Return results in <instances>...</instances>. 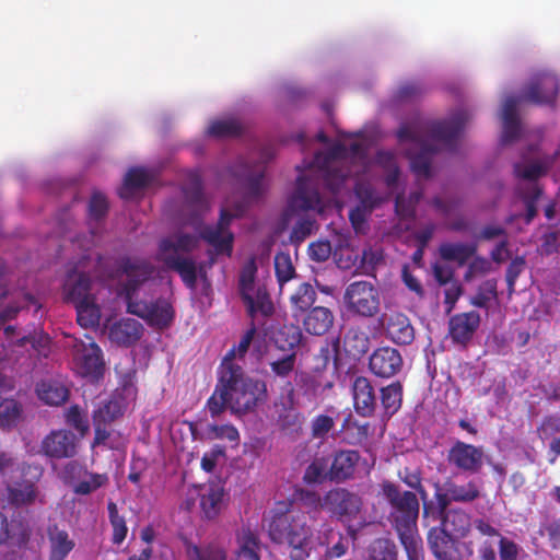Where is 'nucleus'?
<instances>
[{
    "mask_svg": "<svg viewBox=\"0 0 560 560\" xmlns=\"http://www.w3.org/2000/svg\"><path fill=\"white\" fill-rule=\"evenodd\" d=\"M183 194L187 207L192 212V221L200 220L201 215L208 211L209 205L203 195L202 180L199 174H189L188 180L183 187Z\"/></svg>",
    "mask_w": 560,
    "mask_h": 560,
    "instance_id": "24",
    "label": "nucleus"
},
{
    "mask_svg": "<svg viewBox=\"0 0 560 560\" xmlns=\"http://www.w3.org/2000/svg\"><path fill=\"white\" fill-rule=\"evenodd\" d=\"M121 416L120 406L117 401L109 400L93 411V423L110 424Z\"/></svg>",
    "mask_w": 560,
    "mask_h": 560,
    "instance_id": "56",
    "label": "nucleus"
},
{
    "mask_svg": "<svg viewBox=\"0 0 560 560\" xmlns=\"http://www.w3.org/2000/svg\"><path fill=\"white\" fill-rule=\"evenodd\" d=\"M483 450L463 441H455L447 451L446 460L450 466L462 472L475 475L483 467Z\"/></svg>",
    "mask_w": 560,
    "mask_h": 560,
    "instance_id": "9",
    "label": "nucleus"
},
{
    "mask_svg": "<svg viewBox=\"0 0 560 560\" xmlns=\"http://www.w3.org/2000/svg\"><path fill=\"white\" fill-rule=\"evenodd\" d=\"M257 265L254 257L242 267L238 277V294L245 305L247 316L256 319L258 316L270 317L275 306L265 285H256Z\"/></svg>",
    "mask_w": 560,
    "mask_h": 560,
    "instance_id": "6",
    "label": "nucleus"
},
{
    "mask_svg": "<svg viewBox=\"0 0 560 560\" xmlns=\"http://www.w3.org/2000/svg\"><path fill=\"white\" fill-rule=\"evenodd\" d=\"M77 311V320L84 328H93L100 325L101 310L95 302V298H85L74 304Z\"/></svg>",
    "mask_w": 560,
    "mask_h": 560,
    "instance_id": "42",
    "label": "nucleus"
},
{
    "mask_svg": "<svg viewBox=\"0 0 560 560\" xmlns=\"http://www.w3.org/2000/svg\"><path fill=\"white\" fill-rule=\"evenodd\" d=\"M220 366L223 375L228 376L229 373H233L235 380L229 387L232 412L247 413L253 411L258 404L267 400L268 390L264 381L245 376L242 366L231 362L229 357L223 359Z\"/></svg>",
    "mask_w": 560,
    "mask_h": 560,
    "instance_id": "5",
    "label": "nucleus"
},
{
    "mask_svg": "<svg viewBox=\"0 0 560 560\" xmlns=\"http://www.w3.org/2000/svg\"><path fill=\"white\" fill-rule=\"evenodd\" d=\"M289 404L283 405L278 412L277 424L280 431L292 440H298L303 434L305 416L293 406V388L289 393Z\"/></svg>",
    "mask_w": 560,
    "mask_h": 560,
    "instance_id": "23",
    "label": "nucleus"
},
{
    "mask_svg": "<svg viewBox=\"0 0 560 560\" xmlns=\"http://www.w3.org/2000/svg\"><path fill=\"white\" fill-rule=\"evenodd\" d=\"M477 252V245L474 243H442L439 247L440 257L445 261L457 262L464 266Z\"/></svg>",
    "mask_w": 560,
    "mask_h": 560,
    "instance_id": "38",
    "label": "nucleus"
},
{
    "mask_svg": "<svg viewBox=\"0 0 560 560\" xmlns=\"http://www.w3.org/2000/svg\"><path fill=\"white\" fill-rule=\"evenodd\" d=\"M354 192L360 201V206L366 210H374L382 202V198L369 183H357Z\"/></svg>",
    "mask_w": 560,
    "mask_h": 560,
    "instance_id": "54",
    "label": "nucleus"
},
{
    "mask_svg": "<svg viewBox=\"0 0 560 560\" xmlns=\"http://www.w3.org/2000/svg\"><path fill=\"white\" fill-rule=\"evenodd\" d=\"M238 550L235 560H259L260 541L250 528H242L237 536Z\"/></svg>",
    "mask_w": 560,
    "mask_h": 560,
    "instance_id": "41",
    "label": "nucleus"
},
{
    "mask_svg": "<svg viewBox=\"0 0 560 560\" xmlns=\"http://www.w3.org/2000/svg\"><path fill=\"white\" fill-rule=\"evenodd\" d=\"M370 337L360 326H350L342 338V349L347 357L360 360L370 349Z\"/></svg>",
    "mask_w": 560,
    "mask_h": 560,
    "instance_id": "29",
    "label": "nucleus"
},
{
    "mask_svg": "<svg viewBox=\"0 0 560 560\" xmlns=\"http://www.w3.org/2000/svg\"><path fill=\"white\" fill-rule=\"evenodd\" d=\"M467 120V113L460 110L447 119L432 121L425 128L429 138L422 135L419 126L402 125L397 131V138L400 143L408 144L406 156L409 159L411 171L419 177L429 178L432 173V159L438 151L430 140L453 149Z\"/></svg>",
    "mask_w": 560,
    "mask_h": 560,
    "instance_id": "1",
    "label": "nucleus"
},
{
    "mask_svg": "<svg viewBox=\"0 0 560 560\" xmlns=\"http://www.w3.org/2000/svg\"><path fill=\"white\" fill-rule=\"evenodd\" d=\"M481 317L477 311L455 314L448 319V336L454 345L466 348L480 327Z\"/></svg>",
    "mask_w": 560,
    "mask_h": 560,
    "instance_id": "14",
    "label": "nucleus"
},
{
    "mask_svg": "<svg viewBox=\"0 0 560 560\" xmlns=\"http://www.w3.org/2000/svg\"><path fill=\"white\" fill-rule=\"evenodd\" d=\"M381 490L389 506L388 522L397 532L400 542L411 559L418 548L415 533L420 504L417 493L401 490L398 485L388 480L382 482Z\"/></svg>",
    "mask_w": 560,
    "mask_h": 560,
    "instance_id": "3",
    "label": "nucleus"
},
{
    "mask_svg": "<svg viewBox=\"0 0 560 560\" xmlns=\"http://www.w3.org/2000/svg\"><path fill=\"white\" fill-rule=\"evenodd\" d=\"M153 179L154 175L151 171L140 166L131 167L125 175L118 195L121 199H130L135 190L148 187Z\"/></svg>",
    "mask_w": 560,
    "mask_h": 560,
    "instance_id": "32",
    "label": "nucleus"
},
{
    "mask_svg": "<svg viewBox=\"0 0 560 560\" xmlns=\"http://www.w3.org/2000/svg\"><path fill=\"white\" fill-rule=\"evenodd\" d=\"M404 388L399 381L380 388V405L382 416L389 419L401 408Z\"/></svg>",
    "mask_w": 560,
    "mask_h": 560,
    "instance_id": "35",
    "label": "nucleus"
},
{
    "mask_svg": "<svg viewBox=\"0 0 560 560\" xmlns=\"http://www.w3.org/2000/svg\"><path fill=\"white\" fill-rule=\"evenodd\" d=\"M36 393L38 398L49 406H60L69 398L68 388L55 381H42L37 384Z\"/></svg>",
    "mask_w": 560,
    "mask_h": 560,
    "instance_id": "40",
    "label": "nucleus"
},
{
    "mask_svg": "<svg viewBox=\"0 0 560 560\" xmlns=\"http://www.w3.org/2000/svg\"><path fill=\"white\" fill-rule=\"evenodd\" d=\"M8 501L14 506H26L33 504L38 497V489L34 481L23 479L7 487Z\"/></svg>",
    "mask_w": 560,
    "mask_h": 560,
    "instance_id": "33",
    "label": "nucleus"
},
{
    "mask_svg": "<svg viewBox=\"0 0 560 560\" xmlns=\"http://www.w3.org/2000/svg\"><path fill=\"white\" fill-rule=\"evenodd\" d=\"M184 545L188 560H226L225 552L218 547H199L188 540H185Z\"/></svg>",
    "mask_w": 560,
    "mask_h": 560,
    "instance_id": "46",
    "label": "nucleus"
},
{
    "mask_svg": "<svg viewBox=\"0 0 560 560\" xmlns=\"http://www.w3.org/2000/svg\"><path fill=\"white\" fill-rule=\"evenodd\" d=\"M497 287L498 282L495 279L486 280L470 299V304L479 308H488L489 302L498 299Z\"/></svg>",
    "mask_w": 560,
    "mask_h": 560,
    "instance_id": "51",
    "label": "nucleus"
},
{
    "mask_svg": "<svg viewBox=\"0 0 560 560\" xmlns=\"http://www.w3.org/2000/svg\"><path fill=\"white\" fill-rule=\"evenodd\" d=\"M162 241H168L173 245V248H170L167 253L178 254V252H192L198 246L199 238L191 234L182 233L176 236V241L171 238H163Z\"/></svg>",
    "mask_w": 560,
    "mask_h": 560,
    "instance_id": "61",
    "label": "nucleus"
},
{
    "mask_svg": "<svg viewBox=\"0 0 560 560\" xmlns=\"http://www.w3.org/2000/svg\"><path fill=\"white\" fill-rule=\"evenodd\" d=\"M491 261L481 256H475L469 262L468 268L464 275L465 281H470L477 276H485L491 271Z\"/></svg>",
    "mask_w": 560,
    "mask_h": 560,
    "instance_id": "64",
    "label": "nucleus"
},
{
    "mask_svg": "<svg viewBox=\"0 0 560 560\" xmlns=\"http://www.w3.org/2000/svg\"><path fill=\"white\" fill-rule=\"evenodd\" d=\"M436 527L455 538H464L470 532L471 516L460 508H452L445 512Z\"/></svg>",
    "mask_w": 560,
    "mask_h": 560,
    "instance_id": "27",
    "label": "nucleus"
},
{
    "mask_svg": "<svg viewBox=\"0 0 560 560\" xmlns=\"http://www.w3.org/2000/svg\"><path fill=\"white\" fill-rule=\"evenodd\" d=\"M385 337L397 346L411 345L416 330L409 317L399 311L384 312L378 318Z\"/></svg>",
    "mask_w": 560,
    "mask_h": 560,
    "instance_id": "11",
    "label": "nucleus"
},
{
    "mask_svg": "<svg viewBox=\"0 0 560 560\" xmlns=\"http://www.w3.org/2000/svg\"><path fill=\"white\" fill-rule=\"evenodd\" d=\"M270 540L288 550L291 560H306L314 547V532L301 511L275 513L268 523Z\"/></svg>",
    "mask_w": 560,
    "mask_h": 560,
    "instance_id": "4",
    "label": "nucleus"
},
{
    "mask_svg": "<svg viewBox=\"0 0 560 560\" xmlns=\"http://www.w3.org/2000/svg\"><path fill=\"white\" fill-rule=\"evenodd\" d=\"M91 284L90 276L84 272L69 273L63 284L66 300L75 304L85 300V298H92L93 295L90 293Z\"/></svg>",
    "mask_w": 560,
    "mask_h": 560,
    "instance_id": "30",
    "label": "nucleus"
},
{
    "mask_svg": "<svg viewBox=\"0 0 560 560\" xmlns=\"http://www.w3.org/2000/svg\"><path fill=\"white\" fill-rule=\"evenodd\" d=\"M363 506V498L347 488H332L324 494V510L340 522L358 518Z\"/></svg>",
    "mask_w": 560,
    "mask_h": 560,
    "instance_id": "8",
    "label": "nucleus"
},
{
    "mask_svg": "<svg viewBox=\"0 0 560 560\" xmlns=\"http://www.w3.org/2000/svg\"><path fill=\"white\" fill-rule=\"evenodd\" d=\"M317 300V292L308 282L300 283L290 295V310L292 317L300 322L304 313L312 310Z\"/></svg>",
    "mask_w": 560,
    "mask_h": 560,
    "instance_id": "28",
    "label": "nucleus"
},
{
    "mask_svg": "<svg viewBox=\"0 0 560 560\" xmlns=\"http://www.w3.org/2000/svg\"><path fill=\"white\" fill-rule=\"evenodd\" d=\"M108 201L105 195L94 191L89 201V217L92 220L100 221L104 219L108 212Z\"/></svg>",
    "mask_w": 560,
    "mask_h": 560,
    "instance_id": "59",
    "label": "nucleus"
},
{
    "mask_svg": "<svg viewBox=\"0 0 560 560\" xmlns=\"http://www.w3.org/2000/svg\"><path fill=\"white\" fill-rule=\"evenodd\" d=\"M275 272L280 285L295 277V269L288 253H277L275 256Z\"/></svg>",
    "mask_w": 560,
    "mask_h": 560,
    "instance_id": "53",
    "label": "nucleus"
},
{
    "mask_svg": "<svg viewBox=\"0 0 560 560\" xmlns=\"http://www.w3.org/2000/svg\"><path fill=\"white\" fill-rule=\"evenodd\" d=\"M23 417L21 402L13 398H4L0 401V429L12 430L18 427Z\"/></svg>",
    "mask_w": 560,
    "mask_h": 560,
    "instance_id": "43",
    "label": "nucleus"
},
{
    "mask_svg": "<svg viewBox=\"0 0 560 560\" xmlns=\"http://www.w3.org/2000/svg\"><path fill=\"white\" fill-rule=\"evenodd\" d=\"M73 362L79 373L83 376L97 378L103 374L102 351L91 338L89 342L75 340L73 345Z\"/></svg>",
    "mask_w": 560,
    "mask_h": 560,
    "instance_id": "13",
    "label": "nucleus"
},
{
    "mask_svg": "<svg viewBox=\"0 0 560 560\" xmlns=\"http://www.w3.org/2000/svg\"><path fill=\"white\" fill-rule=\"evenodd\" d=\"M351 390L355 412L361 417H372L377 408V396L372 382L365 376H357Z\"/></svg>",
    "mask_w": 560,
    "mask_h": 560,
    "instance_id": "21",
    "label": "nucleus"
},
{
    "mask_svg": "<svg viewBox=\"0 0 560 560\" xmlns=\"http://www.w3.org/2000/svg\"><path fill=\"white\" fill-rule=\"evenodd\" d=\"M303 329L312 336H324L334 325L335 316L330 308L315 306L301 316Z\"/></svg>",
    "mask_w": 560,
    "mask_h": 560,
    "instance_id": "25",
    "label": "nucleus"
},
{
    "mask_svg": "<svg viewBox=\"0 0 560 560\" xmlns=\"http://www.w3.org/2000/svg\"><path fill=\"white\" fill-rule=\"evenodd\" d=\"M208 432L212 439L228 440L234 445H238L240 433L233 424H210Z\"/></svg>",
    "mask_w": 560,
    "mask_h": 560,
    "instance_id": "60",
    "label": "nucleus"
},
{
    "mask_svg": "<svg viewBox=\"0 0 560 560\" xmlns=\"http://www.w3.org/2000/svg\"><path fill=\"white\" fill-rule=\"evenodd\" d=\"M243 132L242 124L235 118L214 120L208 128V135L215 138L237 137Z\"/></svg>",
    "mask_w": 560,
    "mask_h": 560,
    "instance_id": "47",
    "label": "nucleus"
},
{
    "mask_svg": "<svg viewBox=\"0 0 560 560\" xmlns=\"http://www.w3.org/2000/svg\"><path fill=\"white\" fill-rule=\"evenodd\" d=\"M154 270V266L144 258L120 257L117 273L125 276L126 280L119 285L118 294L125 299L128 313L143 318L152 327L163 329L174 319L173 306L164 299L149 303L133 299L139 288L153 276Z\"/></svg>",
    "mask_w": 560,
    "mask_h": 560,
    "instance_id": "2",
    "label": "nucleus"
},
{
    "mask_svg": "<svg viewBox=\"0 0 560 560\" xmlns=\"http://www.w3.org/2000/svg\"><path fill=\"white\" fill-rule=\"evenodd\" d=\"M199 237L214 248L217 255L231 256L233 252L234 235L225 232L218 225H206L201 229Z\"/></svg>",
    "mask_w": 560,
    "mask_h": 560,
    "instance_id": "31",
    "label": "nucleus"
},
{
    "mask_svg": "<svg viewBox=\"0 0 560 560\" xmlns=\"http://www.w3.org/2000/svg\"><path fill=\"white\" fill-rule=\"evenodd\" d=\"M223 501V489L219 487H210L200 495V508L205 517L208 520L215 518L221 510Z\"/></svg>",
    "mask_w": 560,
    "mask_h": 560,
    "instance_id": "44",
    "label": "nucleus"
},
{
    "mask_svg": "<svg viewBox=\"0 0 560 560\" xmlns=\"http://www.w3.org/2000/svg\"><path fill=\"white\" fill-rule=\"evenodd\" d=\"M335 420L328 415H318L313 418L311 424L312 436L314 439H325L334 429Z\"/></svg>",
    "mask_w": 560,
    "mask_h": 560,
    "instance_id": "62",
    "label": "nucleus"
},
{
    "mask_svg": "<svg viewBox=\"0 0 560 560\" xmlns=\"http://www.w3.org/2000/svg\"><path fill=\"white\" fill-rule=\"evenodd\" d=\"M444 489H447L453 501L458 503H471L481 495L479 483L472 479L465 483H457L447 479L444 482Z\"/></svg>",
    "mask_w": 560,
    "mask_h": 560,
    "instance_id": "39",
    "label": "nucleus"
},
{
    "mask_svg": "<svg viewBox=\"0 0 560 560\" xmlns=\"http://www.w3.org/2000/svg\"><path fill=\"white\" fill-rule=\"evenodd\" d=\"M108 517L113 527L112 541L115 545H120L127 537L128 527L124 516L119 515L115 502L109 501L107 504Z\"/></svg>",
    "mask_w": 560,
    "mask_h": 560,
    "instance_id": "50",
    "label": "nucleus"
},
{
    "mask_svg": "<svg viewBox=\"0 0 560 560\" xmlns=\"http://www.w3.org/2000/svg\"><path fill=\"white\" fill-rule=\"evenodd\" d=\"M233 373L228 376L223 375L221 368L219 369V377L212 395L207 400V408L212 418L219 417L224 412L226 407L231 408L229 387L234 383Z\"/></svg>",
    "mask_w": 560,
    "mask_h": 560,
    "instance_id": "26",
    "label": "nucleus"
},
{
    "mask_svg": "<svg viewBox=\"0 0 560 560\" xmlns=\"http://www.w3.org/2000/svg\"><path fill=\"white\" fill-rule=\"evenodd\" d=\"M65 474L71 479H81L73 486V492L80 495H88L97 489L105 487L109 481L106 474L89 471L77 462L68 463L65 467Z\"/></svg>",
    "mask_w": 560,
    "mask_h": 560,
    "instance_id": "18",
    "label": "nucleus"
},
{
    "mask_svg": "<svg viewBox=\"0 0 560 560\" xmlns=\"http://www.w3.org/2000/svg\"><path fill=\"white\" fill-rule=\"evenodd\" d=\"M325 480H328L327 464L324 458H316L305 468L303 481L306 485H317Z\"/></svg>",
    "mask_w": 560,
    "mask_h": 560,
    "instance_id": "55",
    "label": "nucleus"
},
{
    "mask_svg": "<svg viewBox=\"0 0 560 560\" xmlns=\"http://www.w3.org/2000/svg\"><path fill=\"white\" fill-rule=\"evenodd\" d=\"M39 453L50 459L72 458L78 454V439L70 430H51L42 440Z\"/></svg>",
    "mask_w": 560,
    "mask_h": 560,
    "instance_id": "10",
    "label": "nucleus"
},
{
    "mask_svg": "<svg viewBox=\"0 0 560 560\" xmlns=\"http://www.w3.org/2000/svg\"><path fill=\"white\" fill-rule=\"evenodd\" d=\"M366 560H397V547L388 538H376L368 547Z\"/></svg>",
    "mask_w": 560,
    "mask_h": 560,
    "instance_id": "45",
    "label": "nucleus"
},
{
    "mask_svg": "<svg viewBox=\"0 0 560 560\" xmlns=\"http://www.w3.org/2000/svg\"><path fill=\"white\" fill-rule=\"evenodd\" d=\"M296 363V353L294 351L272 360L269 363L271 373L279 378H287L294 371Z\"/></svg>",
    "mask_w": 560,
    "mask_h": 560,
    "instance_id": "58",
    "label": "nucleus"
},
{
    "mask_svg": "<svg viewBox=\"0 0 560 560\" xmlns=\"http://www.w3.org/2000/svg\"><path fill=\"white\" fill-rule=\"evenodd\" d=\"M404 365L400 352L389 346L375 349L369 359V369L377 377L390 378L398 374Z\"/></svg>",
    "mask_w": 560,
    "mask_h": 560,
    "instance_id": "15",
    "label": "nucleus"
},
{
    "mask_svg": "<svg viewBox=\"0 0 560 560\" xmlns=\"http://www.w3.org/2000/svg\"><path fill=\"white\" fill-rule=\"evenodd\" d=\"M559 80L555 74L542 73L532 80L522 95V100L542 105L551 104L557 97Z\"/></svg>",
    "mask_w": 560,
    "mask_h": 560,
    "instance_id": "17",
    "label": "nucleus"
},
{
    "mask_svg": "<svg viewBox=\"0 0 560 560\" xmlns=\"http://www.w3.org/2000/svg\"><path fill=\"white\" fill-rule=\"evenodd\" d=\"M546 173V168L538 162H534L527 165L516 163L514 165V174L518 178L527 179L530 182L537 180Z\"/></svg>",
    "mask_w": 560,
    "mask_h": 560,
    "instance_id": "63",
    "label": "nucleus"
},
{
    "mask_svg": "<svg viewBox=\"0 0 560 560\" xmlns=\"http://www.w3.org/2000/svg\"><path fill=\"white\" fill-rule=\"evenodd\" d=\"M142 335V324L133 318H124L110 328V337L124 346H130L137 342Z\"/></svg>",
    "mask_w": 560,
    "mask_h": 560,
    "instance_id": "36",
    "label": "nucleus"
},
{
    "mask_svg": "<svg viewBox=\"0 0 560 560\" xmlns=\"http://www.w3.org/2000/svg\"><path fill=\"white\" fill-rule=\"evenodd\" d=\"M398 478L409 488L413 489L417 494L424 501L428 492L422 485V471L419 467H404L398 470Z\"/></svg>",
    "mask_w": 560,
    "mask_h": 560,
    "instance_id": "52",
    "label": "nucleus"
},
{
    "mask_svg": "<svg viewBox=\"0 0 560 560\" xmlns=\"http://www.w3.org/2000/svg\"><path fill=\"white\" fill-rule=\"evenodd\" d=\"M361 456L354 450H340L334 454L328 468V480L336 483L348 481L354 477Z\"/></svg>",
    "mask_w": 560,
    "mask_h": 560,
    "instance_id": "22",
    "label": "nucleus"
},
{
    "mask_svg": "<svg viewBox=\"0 0 560 560\" xmlns=\"http://www.w3.org/2000/svg\"><path fill=\"white\" fill-rule=\"evenodd\" d=\"M271 156L265 159L264 162L257 163L254 166L247 163L240 162L233 171L234 175L241 180L248 200L258 199L265 191L264 177L266 172V163Z\"/></svg>",
    "mask_w": 560,
    "mask_h": 560,
    "instance_id": "16",
    "label": "nucleus"
},
{
    "mask_svg": "<svg viewBox=\"0 0 560 560\" xmlns=\"http://www.w3.org/2000/svg\"><path fill=\"white\" fill-rule=\"evenodd\" d=\"M173 245L168 241H160L156 259L171 270L176 271L188 289H196L198 271L191 258L180 257L175 253H167Z\"/></svg>",
    "mask_w": 560,
    "mask_h": 560,
    "instance_id": "12",
    "label": "nucleus"
},
{
    "mask_svg": "<svg viewBox=\"0 0 560 560\" xmlns=\"http://www.w3.org/2000/svg\"><path fill=\"white\" fill-rule=\"evenodd\" d=\"M65 422L75 430L82 438L90 431V422L86 412L79 406L72 405L65 411Z\"/></svg>",
    "mask_w": 560,
    "mask_h": 560,
    "instance_id": "48",
    "label": "nucleus"
},
{
    "mask_svg": "<svg viewBox=\"0 0 560 560\" xmlns=\"http://www.w3.org/2000/svg\"><path fill=\"white\" fill-rule=\"evenodd\" d=\"M428 545L436 560H464L459 550L458 538L438 527H432L428 533Z\"/></svg>",
    "mask_w": 560,
    "mask_h": 560,
    "instance_id": "19",
    "label": "nucleus"
},
{
    "mask_svg": "<svg viewBox=\"0 0 560 560\" xmlns=\"http://www.w3.org/2000/svg\"><path fill=\"white\" fill-rule=\"evenodd\" d=\"M289 207L293 211L322 209L320 195L311 178L298 177L295 190L289 200Z\"/></svg>",
    "mask_w": 560,
    "mask_h": 560,
    "instance_id": "20",
    "label": "nucleus"
},
{
    "mask_svg": "<svg viewBox=\"0 0 560 560\" xmlns=\"http://www.w3.org/2000/svg\"><path fill=\"white\" fill-rule=\"evenodd\" d=\"M324 187L334 196L340 194L350 176L347 165H320Z\"/></svg>",
    "mask_w": 560,
    "mask_h": 560,
    "instance_id": "37",
    "label": "nucleus"
},
{
    "mask_svg": "<svg viewBox=\"0 0 560 560\" xmlns=\"http://www.w3.org/2000/svg\"><path fill=\"white\" fill-rule=\"evenodd\" d=\"M542 195V188L536 184L532 183L527 185L521 194V198L525 205L526 213H525V222L529 224L535 217L537 215V201Z\"/></svg>",
    "mask_w": 560,
    "mask_h": 560,
    "instance_id": "49",
    "label": "nucleus"
},
{
    "mask_svg": "<svg viewBox=\"0 0 560 560\" xmlns=\"http://www.w3.org/2000/svg\"><path fill=\"white\" fill-rule=\"evenodd\" d=\"M343 304L348 313L362 318H372L380 313L378 289L370 281H353L346 287Z\"/></svg>",
    "mask_w": 560,
    "mask_h": 560,
    "instance_id": "7",
    "label": "nucleus"
},
{
    "mask_svg": "<svg viewBox=\"0 0 560 560\" xmlns=\"http://www.w3.org/2000/svg\"><path fill=\"white\" fill-rule=\"evenodd\" d=\"M49 560H65L75 544L69 534L57 525L48 527Z\"/></svg>",
    "mask_w": 560,
    "mask_h": 560,
    "instance_id": "34",
    "label": "nucleus"
},
{
    "mask_svg": "<svg viewBox=\"0 0 560 560\" xmlns=\"http://www.w3.org/2000/svg\"><path fill=\"white\" fill-rule=\"evenodd\" d=\"M348 156V148L343 143L334 144L326 153H317L315 155V163L318 165H346L341 162L342 159Z\"/></svg>",
    "mask_w": 560,
    "mask_h": 560,
    "instance_id": "57",
    "label": "nucleus"
}]
</instances>
